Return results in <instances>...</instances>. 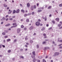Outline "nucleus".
<instances>
[{
	"label": "nucleus",
	"mask_w": 62,
	"mask_h": 62,
	"mask_svg": "<svg viewBox=\"0 0 62 62\" xmlns=\"http://www.w3.org/2000/svg\"><path fill=\"white\" fill-rule=\"evenodd\" d=\"M28 16V15L27 14H25L24 15V17H26V16Z\"/></svg>",
	"instance_id": "nucleus-40"
},
{
	"label": "nucleus",
	"mask_w": 62,
	"mask_h": 62,
	"mask_svg": "<svg viewBox=\"0 0 62 62\" xmlns=\"http://www.w3.org/2000/svg\"><path fill=\"white\" fill-rule=\"evenodd\" d=\"M2 19H3V20H6V18L4 17H3V18H2Z\"/></svg>",
	"instance_id": "nucleus-48"
},
{
	"label": "nucleus",
	"mask_w": 62,
	"mask_h": 62,
	"mask_svg": "<svg viewBox=\"0 0 62 62\" xmlns=\"http://www.w3.org/2000/svg\"><path fill=\"white\" fill-rule=\"evenodd\" d=\"M59 6L60 7H62V4H60L59 5Z\"/></svg>",
	"instance_id": "nucleus-43"
},
{
	"label": "nucleus",
	"mask_w": 62,
	"mask_h": 62,
	"mask_svg": "<svg viewBox=\"0 0 62 62\" xmlns=\"http://www.w3.org/2000/svg\"><path fill=\"white\" fill-rule=\"evenodd\" d=\"M40 8L42 9H44V7H42L41 8Z\"/></svg>",
	"instance_id": "nucleus-46"
},
{
	"label": "nucleus",
	"mask_w": 62,
	"mask_h": 62,
	"mask_svg": "<svg viewBox=\"0 0 62 62\" xmlns=\"http://www.w3.org/2000/svg\"><path fill=\"white\" fill-rule=\"evenodd\" d=\"M12 60L13 61H14V60H15V58H13L12 59Z\"/></svg>",
	"instance_id": "nucleus-50"
},
{
	"label": "nucleus",
	"mask_w": 62,
	"mask_h": 62,
	"mask_svg": "<svg viewBox=\"0 0 62 62\" xmlns=\"http://www.w3.org/2000/svg\"><path fill=\"white\" fill-rule=\"evenodd\" d=\"M59 54V53L58 52H56L54 54L55 55H58Z\"/></svg>",
	"instance_id": "nucleus-5"
},
{
	"label": "nucleus",
	"mask_w": 62,
	"mask_h": 62,
	"mask_svg": "<svg viewBox=\"0 0 62 62\" xmlns=\"http://www.w3.org/2000/svg\"><path fill=\"white\" fill-rule=\"evenodd\" d=\"M34 13H34V12H33L31 14H32V15H34Z\"/></svg>",
	"instance_id": "nucleus-39"
},
{
	"label": "nucleus",
	"mask_w": 62,
	"mask_h": 62,
	"mask_svg": "<svg viewBox=\"0 0 62 62\" xmlns=\"http://www.w3.org/2000/svg\"><path fill=\"white\" fill-rule=\"evenodd\" d=\"M51 29H52V27H50L48 29V30H51Z\"/></svg>",
	"instance_id": "nucleus-52"
},
{
	"label": "nucleus",
	"mask_w": 62,
	"mask_h": 62,
	"mask_svg": "<svg viewBox=\"0 0 62 62\" xmlns=\"http://www.w3.org/2000/svg\"><path fill=\"white\" fill-rule=\"evenodd\" d=\"M9 20H10V21H12L13 20V18H9Z\"/></svg>",
	"instance_id": "nucleus-22"
},
{
	"label": "nucleus",
	"mask_w": 62,
	"mask_h": 62,
	"mask_svg": "<svg viewBox=\"0 0 62 62\" xmlns=\"http://www.w3.org/2000/svg\"><path fill=\"white\" fill-rule=\"evenodd\" d=\"M2 45H0V48H1V47H2Z\"/></svg>",
	"instance_id": "nucleus-53"
},
{
	"label": "nucleus",
	"mask_w": 62,
	"mask_h": 62,
	"mask_svg": "<svg viewBox=\"0 0 62 62\" xmlns=\"http://www.w3.org/2000/svg\"><path fill=\"white\" fill-rule=\"evenodd\" d=\"M37 48H39V46L38 45H37Z\"/></svg>",
	"instance_id": "nucleus-36"
},
{
	"label": "nucleus",
	"mask_w": 62,
	"mask_h": 62,
	"mask_svg": "<svg viewBox=\"0 0 62 62\" xmlns=\"http://www.w3.org/2000/svg\"><path fill=\"white\" fill-rule=\"evenodd\" d=\"M20 58H22L23 59V58H24L23 56H20Z\"/></svg>",
	"instance_id": "nucleus-30"
},
{
	"label": "nucleus",
	"mask_w": 62,
	"mask_h": 62,
	"mask_svg": "<svg viewBox=\"0 0 62 62\" xmlns=\"http://www.w3.org/2000/svg\"><path fill=\"white\" fill-rule=\"evenodd\" d=\"M9 11L8 12V14H10V13H11L12 12V10L10 11V9H9Z\"/></svg>",
	"instance_id": "nucleus-3"
},
{
	"label": "nucleus",
	"mask_w": 62,
	"mask_h": 62,
	"mask_svg": "<svg viewBox=\"0 0 62 62\" xmlns=\"http://www.w3.org/2000/svg\"><path fill=\"white\" fill-rule=\"evenodd\" d=\"M21 27L22 28H23V27H24V26H23V25H22L21 26Z\"/></svg>",
	"instance_id": "nucleus-33"
},
{
	"label": "nucleus",
	"mask_w": 62,
	"mask_h": 62,
	"mask_svg": "<svg viewBox=\"0 0 62 62\" xmlns=\"http://www.w3.org/2000/svg\"><path fill=\"white\" fill-rule=\"evenodd\" d=\"M58 42L59 41V42H62V40H59V39H58Z\"/></svg>",
	"instance_id": "nucleus-26"
},
{
	"label": "nucleus",
	"mask_w": 62,
	"mask_h": 62,
	"mask_svg": "<svg viewBox=\"0 0 62 62\" xmlns=\"http://www.w3.org/2000/svg\"><path fill=\"white\" fill-rule=\"evenodd\" d=\"M33 26H31L29 28V29L30 30H32V29H33Z\"/></svg>",
	"instance_id": "nucleus-7"
},
{
	"label": "nucleus",
	"mask_w": 62,
	"mask_h": 62,
	"mask_svg": "<svg viewBox=\"0 0 62 62\" xmlns=\"http://www.w3.org/2000/svg\"><path fill=\"white\" fill-rule=\"evenodd\" d=\"M33 62H35V61H36V59L35 58L34 59H33Z\"/></svg>",
	"instance_id": "nucleus-25"
},
{
	"label": "nucleus",
	"mask_w": 62,
	"mask_h": 62,
	"mask_svg": "<svg viewBox=\"0 0 62 62\" xmlns=\"http://www.w3.org/2000/svg\"><path fill=\"white\" fill-rule=\"evenodd\" d=\"M8 32L7 31V30H5V31H4V32H5V33H8Z\"/></svg>",
	"instance_id": "nucleus-32"
},
{
	"label": "nucleus",
	"mask_w": 62,
	"mask_h": 62,
	"mask_svg": "<svg viewBox=\"0 0 62 62\" xmlns=\"http://www.w3.org/2000/svg\"><path fill=\"white\" fill-rule=\"evenodd\" d=\"M21 12H23V13H24V10H23V9L21 10Z\"/></svg>",
	"instance_id": "nucleus-14"
},
{
	"label": "nucleus",
	"mask_w": 62,
	"mask_h": 62,
	"mask_svg": "<svg viewBox=\"0 0 62 62\" xmlns=\"http://www.w3.org/2000/svg\"><path fill=\"white\" fill-rule=\"evenodd\" d=\"M61 24H58V26H59V27H60V26H61Z\"/></svg>",
	"instance_id": "nucleus-44"
},
{
	"label": "nucleus",
	"mask_w": 62,
	"mask_h": 62,
	"mask_svg": "<svg viewBox=\"0 0 62 62\" xmlns=\"http://www.w3.org/2000/svg\"><path fill=\"white\" fill-rule=\"evenodd\" d=\"M25 40H27V39H28V38H27L26 37L25 38Z\"/></svg>",
	"instance_id": "nucleus-56"
},
{
	"label": "nucleus",
	"mask_w": 62,
	"mask_h": 62,
	"mask_svg": "<svg viewBox=\"0 0 62 62\" xmlns=\"http://www.w3.org/2000/svg\"><path fill=\"white\" fill-rule=\"evenodd\" d=\"M49 26V25L48 24H47L46 25V26H47V27H48V26Z\"/></svg>",
	"instance_id": "nucleus-61"
},
{
	"label": "nucleus",
	"mask_w": 62,
	"mask_h": 62,
	"mask_svg": "<svg viewBox=\"0 0 62 62\" xmlns=\"http://www.w3.org/2000/svg\"><path fill=\"white\" fill-rule=\"evenodd\" d=\"M39 25H40V26H42L43 24H40Z\"/></svg>",
	"instance_id": "nucleus-57"
},
{
	"label": "nucleus",
	"mask_w": 62,
	"mask_h": 62,
	"mask_svg": "<svg viewBox=\"0 0 62 62\" xmlns=\"http://www.w3.org/2000/svg\"><path fill=\"white\" fill-rule=\"evenodd\" d=\"M19 12H20V9H18L16 10V13H19Z\"/></svg>",
	"instance_id": "nucleus-4"
},
{
	"label": "nucleus",
	"mask_w": 62,
	"mask_h": 62,
	"mask_svg": "<svg viewBox=\"0 0 62 62\" xmlns=\"http://www.w3.org/2000/svg\"><path fill=\"white\" fill-rule=\"evenodd\" d=\"M30 43H33V41L32 40H31L30 41Z\"/></svg>",
	"instance_id": "nucleus-35"
},
{
	"label": "nucleus",
	"mask_w": 62,
	"mask_h": 62,
	"mask_svg": "<svg viewBox=\"0 0 62 62\" xmlns=\"http://www.w3.org/2000/svg\"><path fill=\"white\" fill-rule=\"evenodd\" d=\"M51 6H50L47 9H51Z\"/></svg>",
	"instance_id": "nucleus-19"
},
{
	"label": "nucleus",
	"mask_w": 62,
	"mask_h": 62,
	"mask_svg": "<svg viewBox=\"0 0 62 62\" xmlns=\"http://www.w3.org/2000/svg\"><path fill=\"white\" fill-rule=\"evenodd\" d=\"M55 11L56 12H57V13H58V12L57 11V10H55Z\"/></svg>",
	"instance_id": "nucleus-60"
},
{
	"label": "nucleus",
	"mask_w": 62,
	"mask_h": 62,
	"mask_svg": "<svg viewBox=\"0 0 62 62\" xmlns=\"http://www.w3.org/2000/svg\"><path fill=\"white\" fill-rule=\"evenodd\" d=\"M8 30H9L10 31V30H11V29L10 28L9 29H8Z\"/></svg>",
	"instance_id": "nucleus-63"
},
{
	"label": "nucleus",
	"mask_w": 62,
	"mask_h": 62,
	"mask_svg": "<svg viewBox=\"0 0 62 62\" xmlns=\"http://www.w3.org/2000/svg\"><path fill=\"white\" fill-rule=\"evenodd\" d=\"M44 29H45L44 27H43L41 29V30L42 31H43V30H44Z\"/></svg>",
	"instance_id": "nucleus-21"
},
{
	"label": "nucleus",
	"mask_w": 62,
	"mask_h": 62,
	"mask_svg": "<svg viewBox=\"0 0 62 62\" xmlns=\"http://www.w3.org/2000/svg\"><path fill=\"white\" fill-rule=\"evenodd\" d=\"M52 22L53 24H54V23H55V22H54V20L52 21Z\"/></svg>",
	"instance_id": "nucleus-23"
},
{
	"label": "nucleus",
	"mask_w": 62,
	"mask_h": 62,
	"mask_svg": "<svg viewBox=\"0 0 62 62\" xmlns=\"http://www.w3.org/2000/svg\"><path fill=\"white\" fill-rule=\"evenodd\" d=\"M10 40V39H7V41L8 42V41H9Z\"/></svg>",
	"instance_id": "nucleus-27"
},
{
	"label": "nucleus",
	"mask_w": 62,
	"mask_h": 62,
	"mask_svg": "<svg viewBox=\"0 0 62 62\" xmlns=\"http://www.w3.org/2000/svg\"><path fill=\"white\" fill-rule=\"evenodd\" d=\"M13 25H15V26H16V25H17V23H13Z\"/></svg>",
	"instance_id": "nucleus-15"
},
{
	"label": "nucleus",
	"mask_w": 62,
	"mask_h": 62,
	"mask_svg": "<svg viewBox=\"0 0 62 62\" xmlns=\"http://www.w3.org/2000/svg\"><path fill=\"white\" fill-rule=\"evenodd\" d=\"M3 6L4 7H7V5H6L5 4H3Z\"/></svg>",
	"instance_id": "nucleus-18"
},
{
	"label": "nucleus",
	"mask_w": 62,
	"mask_h": 62,
	"mask_svg": "<svg viewBox=\"0 0 62 62\" xmlns=\"http://www.w3.org/2000/svg\"><path fill=\"white\" fill-rule=\"evenodd\" d=\"M2 45V46L3 47V48H5V45Z\"/></svg>",
	"instance_id": "nucleus-49"
},
{
	"label": "nucleus",
	"mask_w": 62,
	"mask_h": 62,
	"mask_svg": "<svg viewBox=\"0 0 62 62\" xmlns=\"http://www.w3.org/2000/svg\"><path fill=\"white\" fill-rule=\"evenodd\" d=\"M20 31H21V29L20 28L18 29L17 30V33H20Z\"/></svg>",
	"instance_id": "nucleus-2"
},
{
	"label": "nucleus",
	"mask_w": 62,
	"mask_h": 62,
	"mask_svg": "<svg viewBox=\"0 0 62 62\" xmlns=\"http://www.w3.org/2000/svg\"><path fill=\"white\" fill-rule=\"evenodd\" d=\"M34 8H35V9L36 8V6L35 5H34Z\"/></svg>",
	"instance_id": "nucleus-51"
},
{
	"label": "nucleus",
	"mask_w": 62,
	"mask_h": 62,
	"mask_svg": "<svg viewBox=\"0 0 62 62\" xmlns=\"http://www.w3.org/2000/svg\"><path fill=\"white\" fill-rule=\"evenodd\" d=\"M31 57L32 58H34L35 57L34 56L31 55Z\"/></svg>",
	"instance_id": "nucleus-20"
},
{
	"label": "nucleus",
	"mask_w": 62,
	"mask_h": 62,
	"mask_svg": "<svg viewBox=\"0 0 62 62\" xmlns=\"http://www.w3.org/2000/svg\"><path fill=\"white\" fill-rule=\"evenodd\" d=\"M38 62H40V60H38Z\"/></svg>",
	"instance_id": "nucleus-64"
},
{
	"label": "nucleus",
	"mask_w": 62,
	"mask_h": 62,
	"mask_svg": "<svg viewBox=\"0 0 62 62\" xmlns=\"http://www.w3.org/2000/svg\"><path fill=\"white\" fill-rule=\"evenodd\" d=\"M17 26V25H16L14 26H12L11 27V28H13V27H16Z\"/></svg>",
	"instance_id": "nucleus-17"
},
{
	"label": "nucleus",
	"mask_w": 62,
	"mask_h": 62,
	"mask_svg": "<svg viewBox=\"0 0 62 62\" xmlns=\"http://www.w3.org/2000/svg\"><path fill=\"white\" fill-rule=\"evenodd\" d=\"M12 18H15V16H14L12 17Z\"/></svg>",
	"instance_id": "nucleus-41"
},
{
	"label": "nucleus",
	"mask_w": 62,
	"mask_h": 62,
	"mask_svg": "<svg viewBox=\"0 0 62 62\" xmlns=\"http://www.w3.org/2000/svg\"><path fill=\"white\" fill-rule=\"evenodd\" d=\"M8 36H4V38H8Z\"/></svg>",
	"instance_id": "nucleus-34"
},
{
	"label": "nucleus",
	"mask_w": 62,
	"mask_h": 62,
	"mask_svg": "<svg viewBox=\"0 0 62 62\" xmlns=\"http://www.w3.org/2000/svg\"><path fill=\"white\" fill-rule=\"evenodd\" d=\"M38 21H39V22H40V21H41L40 20V19H39L38 20Z\"/></svg>",
	"instance_id": "nucleus-58"
},
{
	"label": "nucleus",
	"mask_w": 62,
	"mask_h": 62,
	"mask_svg": "<svg viewBox=\"0 0 62 62\" xmlns=\"http://www.w3.org/2000/svg\"><path fill=\"white\" fill-rule=\"evenodd\" d=\"M13 22H16V20H14L13 21Z\"/></svg>",
	"instance_id": "nucleus-59"
},
{
	"label": "nucleus",
	"mask_w": 62,
	"mask_h": 62,
	"mask_svg": "<svg viewBox=\"0 0 62 62\" xmlns=\"http://www.w3.org/2000/svg\"><path fill=\"white\" fill-rule=\"evenodd\" d=\"M40 23L39 22H37L35 23V24L36 26H39V25Z\"/></svg>",
	"instance_id": "nucleus-1"
},
{
	"label": "nucleus",
	"mask_w": 62,
	"mask_h": 62,
	"mask_svg": "<svg viewBox=\"0 0 62 62\" xmlns=\"http://www.w3.org/2000/svg\"><path fill=\"white\" fill-rule=\"evenodd\" d=\"M32 54L33 55H34V56H36V54H35V51H33L32 52Z\"/></svg>",
	"instance_id": "nucleus-6"
},
{
	"label": "nucleus",
	"mask_w": 62,
	"mask_h": 62,
	"mask_svg": "<svg viewBox=\"0 0 62 62\" xmlns=\"http://www.w3.org/2000/svg\"><path fill=\"white\" fill-rule=\"evenodd\" d=\"M31 14V13H29L27 15H30Z\"/></svg>",
	"instance_id": "nucleus-42"
},
{
	"label": "nucleus",
	"mask_w": 62,
	"mask_h": 62,
	"mask_svg": "<svg viewBox=\"0 0 62 62\" xmlns=\"http://www.w3.org/2000/svg\"><path fill=\"white\" fill-rule=\"evenodd\" d=\"M38 57L39 58H42V56H39Z\"/></svg>",
	"instance_id": "nucleus-37"
},
{
	"label": "nucleus",
	"mask_w": 62,
	"mask_h": 62,
	"mask_svg": "<svg viewBox=\"0 0 62 62\" xmlns=\"http://www.w3.org/2000/svg\"><path fill=\"white\" fill-rule=\"evenodd\" d=\"M8 17V15H7L6 16V18H7V17Z\"/></svg>",
	"instance_id": "nucleus-54"
},
{
	"label": "nucleus",
	"mask_w": 62,
	"mask_h": 62,
	"mask_svg": "<svg viewBox=\"0 0 62 62\" xmlns=\"http://www.w3.org/2000/svg\"><path fill=\"white\" fill-rule=\"evenodd\" d=\"M46 20H47V17H46V16L45 18V21H46Z\"/></svg>",
	"instance_id": "nucleus-31"
},
{
	"label": "nucleus",
	"mask_w": 62,
	"mask_h": 62,
	"mask_svg": "<svg viewBox=\"0 0 62 62\" xmlns=\"http://www.w3.org/2000/svg\"><path fill=\"white\" fill-rule=\"evenodd\" d=\"M42 11V10H39L38 11V12H41Z\"/></svg>",
	"instance_id": "nucleus-16"
},
{
	"label": "nucleus",
	"mask_w": 62,
	"mask_h": 62,
	"mask_svg": "<svg viewBox=\"0 0 62 62\" xmlns=\"http://www.w3.org/2000/svg\"><path fill=\"white\" fill-rule=\"evenodd\" d=\"M13 13H12L13 14H15V13H16V10H13Z\"/></svg>",
	"instance_id": "nucleus-11"
},
{
	"label": "nucleus",
	"mask_w": 62,
	"mask_h": 62,
	"mask_svg": "<svg viewBox=\"0 0 62 62\" xmlns=\"http://www.w3.org/2000/svg\"><path fill=\"white\" fill-rule=\"evenodd\" d=\"M2 34L3 35H6V33L5 32H2Z\"/></svg>",
	"instance_id": "nucleus-29"
},
{
	"label": "nucleus",
	"mask_w": 62,
	"mask_h": 62,
	"mask_svg": "<svg viewBox=\"0 0 62 62\" xmlns=\"http://www.w3.org/2000/svg\"><path fill=\"white\" fill-rule=\"evenodd\" d=\"M43 62H46L45 60L44 59H43Z\"/></svg>",
	"instance_id": "nucleus-28"
},
{
	"label": "nucleus",
	"mask_w": 62,
	"mask_h": 62,
	"mask_svg": "<svg viewBox=\"0 0 62 62\" xmlns=\"http://www.w3.org/2000/svg\"><path fill=\"white\" fill-rule=\"evenodd\" d=\"M26 22H29V19H27L26 20Z\"/></svg>",
	"instance_id": "nucleus-24"
},
{
	"label": "nucleus",
	"mask_w": 62,
	"mask_h": 62,
	"mask_svg": "<svg viewBox=\"0 0 62 62\" xmlns=\"http://www.w3.org/2000/svg\"><path fill=\"white\" fill-rule=\"evenodd\" d=\"M3 18L2 19H1V21H3Z\"/></svg>",
	"instance_id": "nucleus-62"
},
{
	"label": "nucleus",
	"mask_w": 62,
	"mask_h": 62,
	"mask_svg": "<svg viewBox=\"0 0 62 62\" xmlns=\"http://www.w3.org/2000/svg\"><path fill=\"white\" fill-rule=\"evenodd\" d=\"M8 53H10V52H11V50H9L8 51Z\"/></svg>",
	"instance_id": "nucleus-38"
},
{
	"label": "nucleus",
	"mask_w": 62,
	"mask_h": 62,
	"mask_svg": "<svg viewBox=\"0 0 62 62\" xmlns=\"http://www.w3.org/2000/svg\"><path fill=\"white\" fill-rule=\"evenodd\" d=\"M49 48V47H45V49H44V50H46L47 49H48Z\"/></svg>",
	"instance_id": "nucleus-10"
},
{
	"label": "nucleus",
	"mask_w": 62,
	"mask_h": 62,
	"mask_svg": "<svg viewBox=\"0 0 62 62\" xmlns=\"http://www.w3.org/2000/svg\"><path fill=\"white\" fill-rule=\"evenodd\" d=\"M31 10H33L34 9V6H32L31 8Z\"/></svg>",
	"instance_id": "nucleus-9"
},
{
	"label": "nucleus",
	"mask_w": 62,
	"mask_h": 62,
	"mask_svg": "<svg viewBox=\"0 0 62 62\" xmlns=\"http://www.w3.org/2000/svg\"><path fill=\"white\" fill-rule=\"evenodd\" d=\"M45 43H46V42H43L42 43L43 44H45Z\"/></svg>",
	"instance_id": "nucleus-47"
},
{
	"label": "nucleus",
	"mask_w": 62,
	"mask_h": 62,
	"mask_svg": "<svg viewBox=\"0 0 62 62\" xmlns=\"http://www.w3.org/2000/svg\"><path fill=\"white\" fill-rule=\"evenodd\" d=\"M56 21H57V22H59V19L58 18H57L56 19Z\"/></svg>",
	"instance_id": "nucleus-12"
},
{
	"label": "nucleus",
	"mask_w": 62,
	"mask_h": 62,
	"mask_svg": "<svg viewBox=\"0 0 62 62\" xmlns=\"http://www.w3.org/2000/svg\"><path fill=\"white\" fill-rule=\"evenodd\" d=\"M10 25V24L9 23L5 25V26H9Z\"/></svg>",
	"instance_id": "nucleus-13"
},
{
	"label": "nucleus",
	"mask_w": 62,
	"mask_h": 62,
	"mask_svg": "<svg viewBox=\"0 0 62 62\" xmlns=\"http://www.w3.org/2000/svg\"><path fill=\"white\" fill-rule=\"evenodd\" d=\"M27 7H28V8H29V7H30V4H29V3H27Z\"/></svg>",
	"instance_id": "nucleus-8"
},
{
	"label": "nucleus",
	"mask_w": 62,
	"mask_h": 62,
	"mask_svg": "<svg viewBox=\"0 0 62 62\" xmlns=\"http://www.w3.org/2000/svg\"><path fill=\"white\" fill-rule=\"evenodd\" d=\"M16 41H17V39H15L14 40V42H16Z\"/></svg>",
	"instance_id": "nucleus-45"
},
{
	"label": "nucleus",
	"mask_w": 62,
	"mask_h": 62,
	"mask_svg": "<svg viewBox=\"0 0 62 62\" xmlns=\"http://www.w3.org/2000/svg\"><path fill=\"white\" fill-rule=\"evenodd\" d=\"M44 36H46V34L44 33L43 34Z\"/></svg>",
	"instance_id": "nucleus-55"
}]
</instances>
